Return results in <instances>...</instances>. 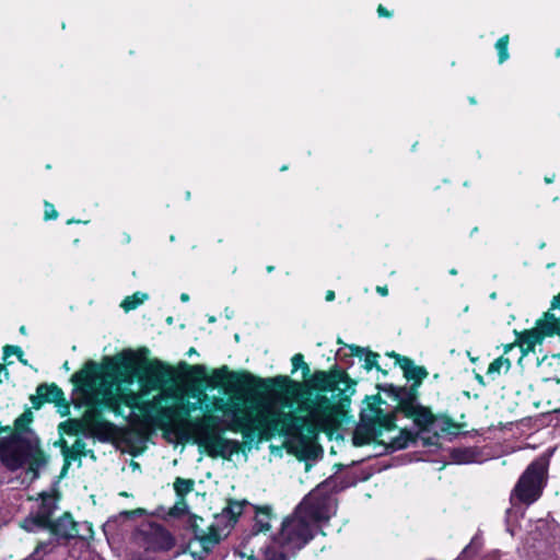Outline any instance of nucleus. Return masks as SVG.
<instances>
[{
	"mask_svg": "<svg viewBox=\"0 0 560 560\" xmlns=\"http://www.w3.org/2000/svg\"><path fill=\"white\" fill-rule=\"evenodd\" d=\"M390 357L396 359V362L404 371L405 377L415 381L412 385H417V387H419L422 381L429 375L424 366L416 365L415 362L407 357L399 355L395 352H393Z\"/></svg>",
	"mask_w": 560,
	"mask_h": 560,
	"instance_id": "obj_13",
	"label": "nucleus"
},
{
	"mask_svg": "<svg viewBox=\"0 0 560 560\" xmlns=\"http://www.w3.org/2000/svg\"><path fill=\"white\" fill-rule=\"evenodd\" d=\"M147 294L144 293H140V292H137L135 293L132 296H127L122 303H121V307L125 310V311H131V310H135L137 308L140 304H142L144 302V300L147 299Z\"/></svg>",
	"mask_w": 560,
	"mask_h": 560,
	"instance_id": "obj_27",
	"label": "nucleus"
},
{
	"mask_svg": "<svg viewBox=\"0 0 560 560\" xmlns=\"http://www.w3.org/2000/svg\"><path fill=\"white\" fill-rule=\"evenodd\" d=\"M556 308L560 310V293L553 296V299L551 301V307L549 311L552 312V310H556Z\"/></svg>",
	"mask_w": 560,
	"mask_h": 560,
	"instance_id": "obj_36",
	"label": "nucleus"
},
{
	"mask_svg": "<svg viewBox=\"0 0 560 560\" xmlns=\"http://www.w3.org/2000/svg\"><path fill=\"white\" fill-rule=\"evenodd\" d=\"M2 375L5 377V380H8V378H9V376H10V373H9V371L4 368V365L0 364V376H2ZM2 383H3V378H2V377H0V384H2Z\"/></svg>",
	"mask_w": 560,
	"mask_h": 560,
	"instance_id": "obj_39",
	"label": "nucleus"
},
{
	"mask_svg": "<svg viewBox=\"0 0 560 560\" xmlns=\"http://www.w3.org/2000/svg\"><path fill=\"white\" fill-rule=\"evenodd\" d=\"M175 371L171 365L160 360H154L144 369L141 377L142 395H149L153 390L163 392L173 387Z\"/></svg>",
	"mask_w": 560,
	"mask_h": 560,
	"instance_id": "obj_8",
	"label": "nucleus"
},
{
	"mask_svg": "<svg viewBox=\"0 0 560 560\" xmlns=\"http://www.w3.org/2000/svg\"><path fill=\"white\" fill-rule=\"evenodd\" d=\"M450 275L456 276L457 275V270L455 268L451 269L450 270Z\"/></svg>",
	"mask_w": 560,
	"mask_h": 560,
	"instance_id": "obj_47",
	"label": "nucleus"
},
{
	"mask_svg": "<svg viewBox=\"0 0 560 560\" xmlns=\"http://www.w3.org/2000/svg\"><path fill=\"white\" fill-rule=\"evenodd\" d=\"M511 361L508 358L499 357L495 360H493L487 370L488 375H499L501 371H504V373L509 372L511 369Z\"/></svg>",
	"mask_w": 560,
	"mask_h": 560,
	"instance_id": "obj_24",
	"label": "nucleus"
},
{
	"mask_svg": "<svg viewBox=\"0 0 560 560\" xmlns=\"http://www.w3.org/2000/svg\"><path fill=\"white\" fill-rule=\"evenodd\" d=\"M185 406L187 407V409H189V411L194 412L198 409V402H190V401H187L185 402Z\"/></svg>",
	"mask_w": 560,
	"mask_h": 560,
	"instance_id": "obj_41",
	"label": "nucleus"
},
{
	"mask_svg": "<svg viewBox=\"0 0 560 560\" xmlns=\"http://www.w3.org/2000/svg\"><path fill=\"white\" fill-rule=\"evenodd\" d=\"M476 380H477L480 384L485 385L483 377H482L481 375H479V374H478V375H476Z\"/></svg>",
	"mask_w": 560,
	"mask_h": 560,
	"instance_id": "obj_45",
	"label": "nucleus"
},
{
	"mask_svg": "<svg viewBox=\"0 0 560 560\" xmlns=\"http://www.w3.org/2000/svg\"><path fill=\"white\" fill-rule=\"evenodd\" d=\"M376 292L378 294H381L382 296H386L388 294V289L386 285L385 287L378 285V287H376Z\"/></svg>",
	"mask_w": 560,
	"mask_h": 560,
	"instance_id": "obj_40",
	"label": "nucleus"
},
{
	"mask_svg": "<svg viewBox=\"0 0 560 560\" xmlns=\"http://www.w3.org/2000/svg\"><path fill=\"white\" fill-rule=\"evenodd\" d=\"M47 528L50 529L54 535L66 539L77 538L78 535L75 522L69 513H65Z\"/></svg>",
	"mask_w": 560,
	"mask_h": 560,
	"instance_id": "obj_16",
	"label": "nucleus"
},
{
	"mask_svg": "<svg viewBox=\"0 0 560 560\" xmlns=\"http://www.w3.org/2000/svg\"><path fill=\"white\" fill-rule=\"evenodd\" d=\"M58 217V212L56 211L55 207L49 203V202H45V219L46 220H51V219H56Z\"/></svg>",
	"mask_w": 560,
	"mask_h": 560,
	"instance_id": "obj_34",
	"label": "nucleus"
},
{
	"mask_svg": "<svg viewBox=\"0 0 560 560\" xmlns=\"http://www.w3.org/2000/svg\"><path fill=\"white\" fill-rule=\"evenodd\" d=\"M249 559H250V560H257V559H256V557H255L254 555H252V556L249 557Z\"/></svg>",
	"mask_w": 560,
	"mask_h": 560,
	"instance_id": "obj_52",
	"label": "nucleus"
},
{
	"mask_svg": "<svg viewBox=\"0 0 560 560\" xmlns=\"http://www.w3.org/2000/svg\"><path fill=\"white\" fill-rule=\"evenodd\" d=\"M206 551L211 550L220 541V535L217 529L211 526L208 532L197 530V537H195Z\"/></svg>",
	"mask_w": 560,
	"mask_h": 560,
	"instance_id": "obj_19",
	"label": "nucleus"
},
{
	"mask_svg": "<svg viewBox=\"0 0 560 560\" xmlns=\"http://www.w3.org/2000/svg\"><path fill=\"white\" fill-rule=\"evenodd\" d=\"M325 300H326L327 302L334 301V300H335V292H334L332 290H328V291L326 292Z\"/></svg>",
	"mask_w": 560,
	"mask_h": 560,
	"instance_id": "obj_42",
	"label": "nucleus"
},
{
	"mask_svg": "<svg viewBox=\"0 0 560 560\" xmlns=\"http://www.w3.org/2000/svg\"><path fill=\"white\" fill-rule=\"evenodd\" d=\"M32 412L26 411L22 413L19 418H16L14 424L18 433V440L21 443L27 444V450L31 456L37 457L43 455V451L40 450V441L39 439L28 428V423L32 421Z\"/></svg>",
	"mask_w": 560,
	"mask_h": 560,
	"instance_id": "obj_11",
	"label": "nucleus"
},
{
	"mask_svg": "<svg viewBox=\"0 0 560 560\" xmlns=\"http://www.w3.org/2000/svg\"><path fill=\"white\" fill-rule=\"evenodd\" d=\"M75 529L78 530L77 538L82 540H89L93 538V528L92 524L89 522L78 523L75 522Z\"/></svg>",
	"mask_w": 560,
	"mask_h": 560,
	"instance_id": "obj_30",
	"label": "nucleus"
},
{
	"mask_svg": "<svg viewBox=\"0 0 560 560\" xmlns=\"http://www.w3.org/2000/svg\"><path fill=\"white\" fill-rule=\"evenodd\" d=\"M351 354L363 359L364 363L363 366L368 371L372 370L373 368L381 370L377 360L380 358L378 353L366 350L364 348L358 347V346H351L350 347Z\"/></svg>",
	"mask_w": 560,
	"mask_h": 560,
	"instance_id": "obj_18",
	"label": "nucleus"
},
{
	"mask_svg": "<svg viewBox=\"0 0 560 560\" xmlns=\"http://www.w3.org/2000/svg\"><path fill=\"white\" fill-rule=\"evenodd\" d=\"M547 462L534 460L520 477L513 489L512 497L525 504H532L539 499L546 485Z\"/></svg>",
	"mask_w": 560,
	"mask_h": 560,
	"instance_id": "obj_6",
	"label": "nucleus"
},
{
	"mask_svg": "<svg viewBox=\"0 0 560 560\" xmlns=\"http://www.w3.org/2000/svg\"><path fill=\"white\" fill-rule=\"evenodd\" d=\"M55 545L52 540L39 542L35 550L23 560H42L44 555L50 553Z\"/></svg>",
	"mask_w": 560,
	"mask_h": 560,
	"instance_id": "obj_26",
	"label": "nucleus"
},
{
	"mask_svg": "<svg viewBox=\"0 0 560 560\" xmlns=\"http://www.w3.org/2000/svg\"><path fill=\"white\" fill-rule=\"evenodd\" d=\"M272 270H273V266H268V267H267V271H268V272H271Z\"/></svg>",
	"mask_w": 560,
	"mask_h": 560,
	"instance_id": "obj_50",
	"label": "nucleus"
},
{
	"mask_svg": "<svg viewBox=\"0 0 560 560\" xmlns=\"http://www.w3.org/2000/svg\"><path fill=\"white\" fill-rule=\"evenodd\" d=\"M270 520H271L270 509L265 508V509L257 510L256 516H255V524L253 526L254 535H257L258 533H261V532H268L271 528Z\"/></svg>",
	"mask_w": 560,
	"mask_h": 560,
	"instance_id": "obj_21",
	"label": "nucleus"
},
{
	"mask_svg": "<svg viewBox=\"0 0 560 560\" xmlns=\"http://www.w3.org/2000/svg\"><path fill=\"white\" fill-rule=\"evenodd\" d=\"M374 417L370 423L359 424L353 433V444L362 446L371 443L373 440L382 438L387 433L388 446L394 450H402L417 441L418 434L408 429H400L397 434L389 435L396 429L395 412L383 413L381 409L373 410Z\"/></svg>",
	"mask_w": 560,
	"mask_h": 560,
	"instance_id": "obj_5",
	"label": "nucleus"
},
{
	"mask_svg": "<svg viewBox=\"0 0 560 560\" xmlns=\"http://www.w3.org/2000/svg\"><path fill=\"white\" fill-rule=\"evenodd\" d=\"M556 55H557L558 57H560V49H559V50H557Z\"/></svg>",
	"mask_w": 560,
	"mask_h": 560,
	"instance_id": "obj_54",
	"label": "nucleus"
},
{
	"mask_svg": "<svg viewBox=\"0 0 560 560\" xmlns=\"http://www.w3.org/2000/svg\"><path fill=\"white\" fill-rule=\"evenodd\" d=\"M469 103H470V104H476V100H475V97H469Z\"/></svg>",
	"mask_w": 560,
	"mask_h": 560,
	"instance_id": "obj_49",
	"label": "nucleus"
},
{
	"mask_svg": "<svg viewBox=\"0 0 560 560\" xmlns=\"http://www.w3.org/2000/svg\"><path fill=\"white\" fill-rule=\"evenodd\" d=\"M188 511V505L185 499L178 498L175 504L170 509L168 515L172 517H180Z\"/></svg>",
	"mask_w": 560,
	"mask_h": 560,
	"instance_id": "obj_31",
	"label": "nucleus"
},
{
	"mask_svg": "<svg viewBox=\"0 0 560 560\" xmlns=\"http://www.w3.org/2000/svg\"><path fill=\"white\" fill-rule=\"evenodd\" d=\"M131 513H132V512H128V511H125V512H124V514H126V515H129V514H131Z\"/></svg>",
	"mask_w": 560,
	"mask_h": 560,
	"instance_id": "obj_53",
	"label": "nucleus"
},
{
	"mask_svg": "<svg viewBox=\"0 0 560 560\" xmlns=\"http://www.w3.org/2000/svg\"><path fill=\"white\" fill-rule=\"evenodd\" d=\"M60 448L65 457L63 469L70 465L71 460H79L81 463V458L88 454L94 457L93 452L86 450V443L82 439H77L71 446L68 445L67 441L61 440Z\"/></svg>",
	"mask_w": 560,
	"mask_h": 560,
	"instance_id": "obj_14",
	"label": "nucleus"
},
{
	"mask_svg": "<svg viewBox=\"0 0 560 560\" xmlns=\"http://www.w3.org/2000/svg\"><path fill=\"white\" fill-rule=\"evenodd\" d=\"M418 388L417 385H411L410 387H398L395 389V397L398 402L396 412L400 411L407 418H411L419 432L430 431L435 417L429 408L418 402Z\"/></svg>",
	"mask_w": 560,
	"mask_h": 560,
	"instance_id": "obj_7",
	"label": "nucleus"
},
{
	"mask_svg": "<svg viewBox=\"0 0 560 560\" xmlns=\"http://www.w3.org/2000/svg\"><path fill=\"white\" fill-rule=\"evenodd\" d=\"M545 182H546L547 184H550V183H552V182H553V178H552V177H545Z\"/></svg>",
	"mask_w": 560,
	"mask_h": 560,
	"instance_id": "obj_46",
	"label": "nucleus"
},
{
	"mask_svg": "<svg viewBox=\"0 0 560 560\" xmlns=\"http://www.w3.org/2000/svg\"><path fill=\"white\" fill-rule=\"evenodd\" d=\"M196 353V350L194 348H191L189 351H188V354H194Z\"/></svg>",
	"mask_w": 560,
	"mask_h": 560,
	"instance_id": "obj_51",
	"label": "nucleus"
},
{
	"mask_svg": "<svg viewBox=\"0 0 560 560\" xmlns=\"http://www.w3.org/2000/svg\"><path fill=\"white\" fill-rule=\"evenodd\" d=\"M508 46H509V36L508 35H504L497 40L495 49L498 51L499 63H503L509 59L510 55H509Z\"/></svg>",
	"mask_w": 560,
	"mask_h": 560,
	"instance_id": "obj_28",
	"label": "nucleus"
},
{
	"mask_svg": "<svg viewBox=\"0 0 560 560\" xmlns=\"http://www.w3.org/2000/svg\"><path fill=\"white\" fill-rule=\"evenodd\" d=\"M180 300H182L183 302H187V301L189 300L188 294H187V293H183V294L180 295Z\"/></svg>",
	"mask_w": 560,
	"mask_h": 560,
	"instance_id": "obj_44",
	"label": "nucleus"
},
{
	"mask_svg": "<svg viewBox=\"0 0 560 560\" xmlns=\"http://www.w3.org/2000/svg\"><path fill=\"white\" fill-rule=\"evenodd\" d=\"M36 394V397H32L34 406H36L35 399H39L38 405L42 402H59L60 400H63V392L55 384L38 385Z\"/></svg>",
	"mask_w": 560,
	"mask_h": 560,
	"instance_id": "obj_17",
	"label": "nucleus"
},
{
	"mask_svg": "<svg viewBox=\"0 0 560 560\" xmlns=\"http://www.w3.org/2000/svg\"><path fill=\"white\" fill-rule=\"evenodd\" d=\"M191 371L192 373L197 374V375H205L206 374V368L203 365H194L191 368Z\"/></svg>",
	"mask_w": 560,
	"mask_h": 560,
	"instance_id": "obj_37",
	"label": "nucleus"
},
{
	"mask_svg": "<svg viewBox=\"0 0 560 560\" xmlns=\"http://www.w3.org/2000/svg\"><path fill=\"white\" fill-rule=\"evenodd\" d=\"M195 482L191 479L177 477L174 481V490L178 498L185 499V495L194 490Z\"/></svg>",
	"mask_w": 560,
	"mask_h": 560,
	"instance_id": "obj_25",
	"label": "nucleus"
},
{
	"mask_svg": "<svg viewBox=\"0 0 560 560\" xmlns=\"http://www.w3.org/2000/svg\"><path fill=\"white\" fill-rule=\"evenodd\" d=\"M170 398H177V390L170 387L160 392L152 400L142 402V410H149L155 413V420L161 428L178 431L190 427L195 436V442L202 446L210 457H222L230 459L232 455L241 451V443L236 440H230L223 436L224 430L221 428L217 417L212 415L205 416L194 422L188 418L191 411L180 400L171 406H164L163 401Z\"/></svg>",
	"mask_w": 560,
	"mask_h": 560,
	"instance_id": "obj_4",
	"label": "nucleus"
},
{
	"mask_svg": "<svg viewBox=\"0 0 560 560\" xmlns=\"http://www.w3.org/2000/svg\"><path fill=\"white\" fill-rule=\"evenodd\" d=\"M515 343H510V345H506L504 347V353H508L513 347H514Z\"/></svg>",
	"mask_w": 560,
	"mask_h": 560,
	"instance_id": "obj_43",
	"label": "nucleus"
},
{
	"mask_svg": "<svg viewBox=\"0 0 560 560\" xmlns=\"http://www.w3.org/2000/svg\"><path fill=\"white\" fill-rule=\"evenodd\" d=\"M546 323L545 317L537 319L536 326L533 329L516 332L515 343L522 349L523 354H527L535 350L536 346L541 343L545 337L544 328L540 327Z\"/></svg>",
	"mask_w": 560,
	"mask_h": 560,
	"instance_id": "obj_12",
	"label": "nucleus"
},
{
	"mask_svg": "<svg viewBox=\"0 0 560 560\" xmlns=\"http://www.w3.org/2000/svg\"><path fill=\"white\" fill-rule=\"evenodd\" d=\"M291 362H292V368H293L292 372L293 373L300 369V370H302V374H303L304 378L310 375L311 370H310V366L307 365V363H305L303 354H301V353L294 354L291 359Z\"/></svg>",
	"mask_w": 560,
	"mask_h": 560,
	"instance_id": "obj_29",
	"label": "nucleus"
},
{
	"mask_svg": "<svg viewBox=\"0 0 560 560\" xmlns=\"http://www.w3.org/2000/svg\"><path fill=\"white\" fill-rule=\"evenodd\" d=\"M214 376L223 381L230 377L238 386L256 385L258 388L269 390V399L261 401L257 408L241 409L238 404L230 410L232 419L228 429L232 432L243 431L244 436L267 433H283L290 436H311L318 431L332 429L337 424L335 406L331 399L320 392H305L298 400V410L305 415H298L294 411H285L278 406H289L290 387L298 388L300 383L292 381L289 376L278 375L275 377L259 378L247 372H229L228 366L214 371Z\"/></svg>",
	"mask_w": 560,
	"mask_h": 560,
	"instance_id": "obj_1",
	"label": "nucleus"
},
{
	"mask_svg": "<svg viewBox=\"0 0 560 560\" xmlns=\"http://www.w3.org/2000/svg\"><path fill=\"white\" fill-rule=\"evenodd\" d=\"M20 332H21V334H25V332H26V329H25V327H24V326L20 327Z\"/></svg>",
	"mask_w": 560,
	"mask_h": 560,
	"instance_id": "obj_48",
	"label": "nucleus"
},
{
	"mask_svg": "<svg viewBox=\"0 0 560 560\" xmlns=\"http://www.w3.org/2000/svg\"><path fill=\"white\" fill-rule=\"evenodd\" d=\"M335 513V501L330 495L313 491L287 516L279 532L261 548V560H291L296 557L316 535L319 523L328 521Z\"/></svg>",
	"mask_w": 560,
	"mask_h": 560,
	"instance_id": "obj_3",
	"label": "nucleus"
},
{
	"mask_svg": "<svg viewBox=\"0 0 560 560\" xmlns=\"http://www.w3.org/2000/svg\"><path fill=\"white\" fill-rule=\"evenodd\" d=\"M245 503V501L229 500L220 517L226 518L230 524H234L237 517L243 513Z\"/></svg>",
	"mask_w": 560,
	"mask_h": 560,
	"instance_id": "obj_20",
	"label": "nucleus"
},
{
	"mask_svg": "<svg viewBox=\"0 0 560 560\" xmlns=\"http://www.w3.org/2000/svg\"><path fill=\"white\" fill-rule=\"evenodd\" d=\"M149 545L153 550L167 551L174 547L175 540L167 529L155 526L149 535Z\"/></svg>",
	"mask_w": 560,
	"mask_h": 560,
	"instance_id": "obj_15",
	"label": "nucleus"
},
{
	"mask_svg": "<svg viewBox=\"0 0 560 560\" xmlns=\"http://www.w3.org/2000/svg\"><path fill=\"white\" fill-rule=\"evenodd\" d=\"M546 323L540 325L547 336H560V317H557L552 312L548 311L544 314Z\"/></svg>",
	"mask_w": 560,
	"mask_h": 560,
	"instance_id": "obj_22",
	"label": "nucleus"
},
{
	"mask_svg": "<svg viewBox=\"0 0 560 560\" xmlns=\"http://www.w3.org/2000/svg\"><path fill=\"white\" fill-rule=\"evenodd\" d=\"M468 453V451H460V450H456L454 451V458L458 462V463H466L468 462L469 459L467 457H462L460 455H464Z\"/></svg>",
	"mask_w": 560,
	"mask_h": 560,
	"instance_id": "obj_35",
	"label": "nucleus"
},
{
	"mask_svg": "<svg viewBox=\"0 0 560 560\" xmlns=\"http://www.w3.org/2000/svg\"><path fill=\"white\" fill-rule=\"evenodd\" d=\"M59 429L68 435L83 434L85 436V429L82 419H68L59 424Z\"/></svg>",
	"mask_w": 560,
	"mask_h": 560,
	"instance_id": "obj_23",
	"label": "nucleus"
},
{
	"mask_svg": "<svg viewBox=\"0 0 560 560\" xmlns=\"http://www.w3.org/2000/svg\"><path fill=\"white\" fill-rule=\"evenodd\" d=\"M15 355V358L19 359V361L26 365L27 361L23 358V351L19 346H5L3 348V359L5 360L10 355Z\"/></svg>",
	"mask_w": 560,
	"mask_h": 560,
	"instance_id": "obj_32",
	"label": "nucleus"
},
{
	"mask_svg": "<svg viewBox=\"0 0 560 560\" xmlns=\"http://www.w3.org/2000/svg\"><path fill=\"white\" fill-rule=\"evenodd\" d=\"M72 382L80 388L89 406L81 417L85 436L100 441H106L112 436L114 425L103 418L104 410L119 412L122 405L141 408V396L133 392L127 393L117 377L101 373L94 361H89L84 368L75 372Z\"/></svg>",
	"mask_w": 560,
	"mask_h": 560,
	"instance_id": "obj_2",
	"label": "nucleus"
},
{
	"mask_svg": "<svg viewBox=\"0 0 560 560\" xmlns=\"http://www.w3.org/2000/svg\"><path fill=\"white\" fill-rule=\"evenodd\" d=\"M203 520L197 515H191L189 517V527L191 528L195 537H197V530H203L200 523H202Z\"/></svg>",
	"mask_w": 560,
	"mask_h": 560,
	"instance_id": "obj_33",
	"label": "nucleus"
},
{
	"mask_svg": "<svg viewBox=\"0 0 560 560\" xmlns=\"http://www.w3.org/2000/svg\"><path fill=\"white\" fill-rule=\"evenodd\" d=\"M377 13L380 16H385V18L392 16V13L389 11H387L382 4L378 5Z\"/></svg>",
	"mask_w": 560,
	"mask_h": 560,
	"instance_id": "obj_38",
	"label": "nucleus"
},
{
	"mask_svg": "<svg viewBox=\"0 0 560 560\" xmlns=\"http://www.w3.org/2000/svg\"><path fill=\"white\" fill-rule=\"evenodd\" d=\"M311 382L315 388L322 392L340 390L343 394L348 390L354 392L352 386L349 385L347 375L339 372L328 374L324 371H317L314 373Z\"/></svg>",
	"mask_w": 560,
	"mask_h": 560,
	"instance_id": "obj_10",
	"label": "nucleus"
},
{
	"mask_svg": "<svg viewBox=\"0 0 560 560\" xmlns=\"http://www.w3.org/2000/svg\"><path fill=\"white\" fill-rule=\"evenodd\" d=\"M42 502L34 515L26 517L22 522V528L27 532H35L39 528L48 527L54 521H51V516L57 510V500L54 495L43 493Z\"/></svg>",
	"mask_w": 560,
	"mask_h": 560,
	"instance_id": "obj_9",
	"label": "nucleus"
}]
</instances>
